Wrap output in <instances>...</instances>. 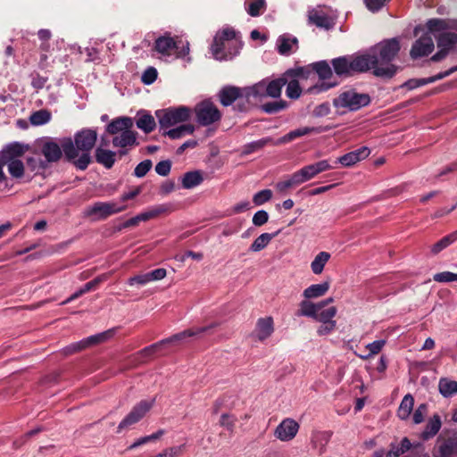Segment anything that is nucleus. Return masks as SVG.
<instances>
[{"label":"nucleus","mask_w":457,"mask_h":457,"mask_svg":"<svg viewBox=\"0 0 457 457\" xmlns=\"http://www.w3.org/2000/svg\"><path fill=\"white\" fill-rule=\"evenodd\" d=\"M242 47V42L232 28L217 32L211 46L212 56L218 61L231 60Z\"/></svg>","instance_id":"2"},{"label":"nucleus","mask_w":457,"mask_h":457,"mask_svg":"<svg viewBox=\"0 0 457 457\" xmlns=\"http://www.w3.org/2000/svg\"><path fill=\"white\" fill-rule=\"evenodd\" d=\"M353 74L355 72H364L373 70V74L377 77L391 78L396 72L395 65L386 67L378 66V58L375 54L368 53L365 54L353 56L351 55Z\"/></svg>","instance_id":"4"},{"label":"nucleus","mask_w":457,"mask_h":457,"mask_svg":"<svg viewBox=\"0 0 457 457\" xmlns=\"http://www.w3.org/2000/svg\"><path fill=\"white\" fill-rule=\"evenodd\" d=\"M269 220V213L264 210L256 212L253 216V224L256 227H261L267 223Z\"/></svg>","instance_id":"58"},{"label":"nucleus","mask_w":457,"mask_h":457,"mask_svg":"<svg viewBox=\"0 0 457 457\" xmlns=\"http://www.w3.org/2000/svg\"><path fill=\"white\" fill-rule=\"evenodd\" d=\"M271 143L274 145L275 142L272 140L271 137H269L250 142L243 146L242 154L245 155L253 154L256 151L262 149L264 146Z\"/></svg>","instance_id":"39"},{"label":"nucleus","mask_w":457,"mask_h":457,"mask_svg":"<svg viewBox=\"0 0 457 457\" xmlns=\"http://www.w3.org/2000/svg\"><path fill=\"white\" fill-rule=\"evenodd\" d=\"M309 21L319 28L329 29L333 23L331 20L324 13L312 10L309 12Z\"/></svg>","instance_id":"36"},{"label":"nucleus","mask_w":457,"mask_h":457,"mask_svg":"<svg viewBox=\"0 0 457 457\" xmlns=\"http://www.w3.org/2000/svg\"><path fill=\"white\" fill-rule=\"evenodd\" d=\"M297 314L299 316L311 317L314 319L317 316V307L315 303L306 299L301 302L300 309Z\"/></svg>","instance_id":"47"},{"label":"nucleus","mask_w":457,"mask_h":457,"mask_svg":"<svg viewBox=\"0 0 457 457\" xmlns=\"http://www.w3.org/2000/svg\"><path fill=\"white\" fill-rule=\"evenodd\" d=\"M96 161L104 166L106 169H111L115 162L116 154L111 150L104 149L103 147H97L96 149Z\"/></svg>","instance_id":"33"},{"label":"nucleus","mask_w":457,"mask_h":457,"mask_svg":"<svg viewBox=\"0 0 457 457\" xmlns=\"http://www.w3.org/2000/svg\"><path fill=\"white\" fill-rule=\"evenodd\" d=\"M299 425L292 419L284 420L276 428L275 436L281 441H289L297 434Z\"/></svg>","instance_id":"17"},{"label":"nucleus","mask_w":457,"mask_h":457,"mask_svg":"<svg viewBox=\"0 0 457 457\" xmlns=\"http://www.w3.org/2000/svg\"><path fill=\"white\" fill-rule=\"evenodd\" d=\"M265 0H253L246 8L247 13L252 17H257L261 14V11L265 9Z\"/></svg>","instance_id":"52"},{"label":"nucleus","mask_w":457,"mask_h":457,"mask_svg":"<svg viewBox=\"0 0 457 457\" xmlns=\"http://www.w3.org/2000/svg\"><path fill=\"white\" fill-rule=\"evenodd\" d=\"M245 87L228 86L220 91L219 97L222 105L229 106L236 100L245 98Z\"/></svg>","instance_id":"19"},{"label":"nucleus","mask_w":457,"mask_h":457,"mask_svg":"<svg viewBox=\"0 0 457 457\" xmlns=\"http://www.w3.org/2000/svg\"><path fill=\"white\" fill-rule=\"evenodd\" d=\"M370 154V150L367 146H361L357 150L347 153L340 156L337 162L345 167H351L360 161L366 159Z\"/></svg>","instance_id":"20"},{"label":"nucleus","mask_w":457,"mask_h":457,"mask_svg":"<svg viewBox=\"0 0 457 457\" xmlns=\"http://www.w3.org/2000/svg\"><path fill=\"white\" fill-rule=\"evenodd\" d=\"M295 172H296V174L300 179V182L302 184L312 179L313 178H315L318 175L312 163L303 166V168H301L300 170H298Z\"/></svg>","instance_id":"46"},{"label":"nucleus","mask_w":457,"mask_h":457,"mask_svg":"<svg viewBox=\"0 0 457 457\" xmlns=\"http://www.w3.org/2000/svg\"><path fill=\"white\" fill-rule=\"evenodd\" d=\"M457 240V230L444 237L441 238L438 242L434 244L431 247V252L434 254H437L444 249H445L447 246L452 245L453 242Z\"/></svg>","instance_id":"44"},{"label":"nucleus","mask_w":457,"mask_h":457,"mask_svg":"<svg viewBox=\"0 0 457 457\" xmlns=\"http://www.w3.org/2000/svg\"><path fill=\"white\" fill-rule=\"evenodd\" d=\"M436 451L440 457H457V435L440 436L437 439Z\"/></svg>","instance_id":"16"},{"label":"nucleus","mask_w":457,"mask_h":457,"mask_svg":"<svg viewBox=\"0 0 457 457\" xmlns=\"http://www.w3.org/2000/svg\"><path fill=\"white\" fill-rule=\"evenodd\" d=\"M337 314V308L332 306L326 310H322L317 312V316L314 318L315 320L320 322H336L333 318Z\"/></svg>","instance_id":"50"},{"label":"nucleus","mask_w":457,"mask_h":457,"mask_svg":"<svg viewBox=\"0 0 457 457\" xmlns=\"http://www.w3.org/2000/svg\"><path fill=\"white\" fill-rule=\"evenodd\" d=\"M280 233V230L275 233H262L250 245L251 252H260L263 250L269 243Z\"/></svg>","instance_id":"35"},{"label":"nucleus","mask_w":457,"mask_h":457,"mask_svg":"<svg viewBox=\"0 0 457 457\" xmlns=\"http://www.w3.org/2000/svg\"><path fill=\"white\" fill-rule=\"evenodd\" d=\"M196 121L202 126H208L218 121L221 115L218 108L211 101L205 100L195 107Z\"/></svg>","instance_id":"11"},{"label":"nucleus","mask_w":457,"mask_h":457,"mask_svg":"<svg viewBox=\"0 0 457 457\" xmlns=\"http://www.w3.org/2000/svg\"><path fill=\"white\" fill-rule=\"evenodd\" d=\"M23 154L24 148L19 143L11 144L3 149L4 162L13 179H21L24 174V164L20 160Z\"/></svg>","instance_id":"7"},{"label":"nucleus","mask_w":457,"mask_h":457,"mask_svg":"<svg viewBox=\"0 0 457 457\" xmlns=\"http://www.w3.org/2000/svg\"><path fill=\"white\" fill-rule=\"evenodd\" d=\"M386 345V340H376L372 343H370L367 345L366 348L370 351V353L367 355H361V358L363 360H366L370 358L372 355H375L378 353L384 345Z\"/></svg>","instance_id":"54"},{"label":"nucleus","mask_w":457,"mask_h":457,"mask_svg":"<svg viewBox=\"0 0 457 457\" xmlns=\"http://www.w3.org/2000/svg\"><path fill=\"white\" fill-rule=\"evenodd\" d=\"M370 96L365 93H358L354 89L344 91L334 98L333 104L337 109H346L356 112L370 103Z\"/></svg>","instance_id":"6"},{"label":"nucleus","mask_w":457,"mask_h":457,"mask_svg":"<svg viewBox=\"0 0 457 457\" xmlns=\"http://www.w3.org/2000/svg\"><path fill=\"white\" fill-rule=\"evenodd\" d=\"M154 399L142 400L137 403L131 411L124 417L117 428V432L120 433L123 429L129 428L139 422L153 408Z\"/></svg>","instance_id":"9"},{"label":"nucleus","mask_w":457,"mask_h":457,"mask_svg":"<svg viewBox=\"0 0 457 457\" xmlns=\"http://www.w3.org/2000/svg\"><path fill=\"white\" fill-rule=\"evenodd\" d=\"M433 279L441 283L457 281V273L451 271L439 272L434 275Z\"/></svg>","instance_id":"56"},{"label":"nucleus","mask_w":457,"mask_h":457,"mask_svg":"<svg viewBox=\"0 0 457 457\" xmlns=\"http://www.w3.org/2000/svg\"><path fill=\"white\" fill-rule=\"evenodd\" d=\"M155 115L158 119L160 128L168 129L177 123L184 122L189 120L191 109L187 106H179L164 110H157Z\"/></svg>","instance_id":"8"},{"label":"nucleus","mask_w":457,"mask_h":457,"mask_svg":"<svg viewBox=\"0 0 457 457\" xmlns=\"http://www.w3.org/2000/svg\"><path fill=\"white\" fill-rule=\"evenodd\" d=\"M215 326L216 323H213L211 326L186 329L168 338L162 339L157 343H154L149 346L145 347L144 349L139 351L138 354L144 357H149L167 345H179L184 342L187 337L198 336L202 333L206 332L209 328H214Z\"/></svg>","instance_id":"5"},{"label":"nucleus","mask_w":457,"mask_h":457,"mask_svg":"<svg viewBox=\"0 0 457 457\" xmlns=\"http://www.w3.org/2000/svg\"><path fill=\"white\" fill-rule=\"evenodd\" d=\"M271 198L272 191L270 189H263L253 195V202L255 205L260 206L269 202Z\"/></svg>","instance_id":"53"},{"label":"nucleus","mask_w":457,"mask_h":457,"mask_svg":"<svg viewBox=\"0 0 457 457\" xmlns=\"http://www.w3.org/2000/svg\"><path fill=\"white\" fill-rule=\"evenodd\" d=\"M329 288L328 282H323L321 284H313L304 289L303 295L306 299L317 298L324 295Z\"/></svg>","instance_id":"38"},{"label":"nucleus","mask_w":457,"mask_h":457,"mask_svg":"<svg viewBox=\"0 0 457 457\" xmlns=\"http://www.w3.org/2000/svg\"><path fill=\"white\" fill-rule=\"evenodd\" d=\"M129 286H138L143 287L149 283V279L146 273L138 274L134 277H131L127 281Z\"/></svg>","instance_id":"61"},{"label":"nucleus","mask_w":457,"mask_h":457,"mask_svg":"<svg viewBox=\"0 0 457 457\" xmlns=\"http://www.w3.org/2000/svg\"><path fill=\"white\" fill-rule=\"evenodd\" d=\"M400 50V45L396 38L388 39L381 42L372 50V54H375L378 58V63L381 62L380 66L386 67L392 65L390 62L394 60Z\"/></svg>","instance_id":"12"},{"label":"nucleus","mask_w":457,"mask_h":457,"mask_svg":"<svg viewBox=\"0 0 457 457\" xmlns=\"http://www.w3.org/2000/svg\"><path fill=\"white\" fill-rule=\"evenodd\" d=\"M311 73H312V69L309 65L307 67H298L295 69L287 70L284 73V75L287 79H295L297 78L308 79L309 76L311 75Z\"/></svg>","instance_id":"45"},{"label":"nucleus","mask_w":457,"mask_h":457,"mask_svg":"<svg viewBox=\"0 0 457 457\" xmlns=\"http://www.w3.org/2000/svg\"><path fill=\"white\" fill-rule=\"evenodd\" d=\"M287 83V79L283 75L281 78L270 80L267 79L266 92L269 97L278 98L281 96L283 87Z\"/></svg>","instance_id":"32"},{"label":"nucleus","mask_w":457,"mask_h":457,"mask_svg":"<svg viewBox=\"0 0 457 457\" xmlns=\"http://www.w3.org/2000/svg\"><path fill=\"white\" fill-rule=\"evenodd\" d=\"M414 405V398L411 394H407L403 398L400 406L397 410V416L399 419L405 420L409 418Z\"/></svg>","instance_id":"37"},{"label":"nucleus","mask_w":457,"mask_h":457,"mask_svg":"<svg viewBox=\"0 0 457 457\" xmlns=\"http://www.w3.org/2000/svg\"><path fill=\"white\" fill-rule=\"evenodd\" d=\"M41 152L48 162H54L61 159L63 150L62 145L49 140L43 144Z\"/></svg>","instance_id":"23"},{"label":"nucleus","mask_w":457,"mask_h":457,"mask_svg":"<svg viewBox=\"0 0 457 457\" xmlns=\"http://www.w3.org/2000/svg\"><path fill=\"white\" fill-rule=\"evenodd\" d=\"M237 419L233 415L223 413L220 416V425L225 428L227 430L232 432L236 424Z\"/></svg>","instance_id":"57"},{"label":"nucleus","mask_w":457,"mask_h":457,"mask_svg":"<svg viewBox=\"0 0 457 457\" xmlns=\"http://www.w3.org/2000/svg\"><path fill=\"white\" fill-rule=\"evenodd\" d=\"M195 131V127L191 124H184L180 125L175 129H171L168 131L163 132L164 135H167L171 139L180 138L186 135L193 134Z\"/></svg>","instance_id":"43"},{"label":"nucleus","mask_w":457,"mask_h":457,"mask_svg":"<svg viewBox=\"0 0 457 457\" xmlns=\"http://www.w3.org/2000/svg\"><path fill=\"white\" fill-rule=\"evenodd\" d=\"M329 259H330L329 253H328V252L319 253L311 263L312 271L316 275L320 274L323 271L324 267Z\"/></svg>","instance_id":"41"},{"label":"nucleus","mask_w":457,"mask_h":457,"mask_svg":"<svg viewBox=\"0 0 457 457\" xmlns=\"http://www.w3.org/2000/svg\"><path fill=\"white\" fill-rule=\"evenodd\" d=\"M136 125L139 129L148 134L154 130L156 122L154 116L150 113L146 112H140L137 114Z\"/></svg>","instance_id":"29"},{"label":"nucleus","mask_w":457,"mask_h":457,"mask_svg":"<svg viewBox=\"0 0 457 457\" xmlns=\"http://www.w3.org/2000/svg\"><path fill=\"white\" fill-rule=\"evenodd\" d=\"M149 282L158 281L164 278L167 275V271L163 268H159L146 273Z\"/></svg>","instance_id":"64"},{"label":"nucleus","mask_w":457,"mask_h":457,"mask_svg":"<svg viewBox=\"0 0 457 457\" xmlns=\"http://www.w3.org/2000/svg\"><path fill=\"white\" fill-rule=\"evenodd\" d=\"M439 31L438 35L434 34L437 41V47H442L450 52L453 46L457 43V34L453 32Z\"/></svg>","instance_id":"31"},{"label":"nucleus","mask_w":457,"mask_h":457,"mask_svg":"<svg viewBox=\"0 0 457 457\" xmlns=\"http://www.w3.org/2000/svg\"><path fill=\"white\" fill-rule=\"evenodd\" d=\"M389 446L390 449L386 452V457H399L410 450H411L412 457H420L424 452L421 444L412 445L407 437H403L400 444L392 442Z\"/></svg>","instance_id":"15"},{"label":"nucleus","mask_w":457,"mask_h":457,"mask_svg":"<svg viewBox=\"0 0 457 457\" xmlns=\"http://www.w3.org/2000/svg\"><path fill=\"white\" fill-rule=\"evenodd\" d=\"M277 48L280 54L289 55L298 48V40L295 37L284 34L277 39Z\"/></svg>","instance_id":"21"},{"label":"nucleus","mask_w":457,"mask_h":457,"mask_svg":"<svg viewBox=\"0 0 457 457\" xmlns=\"http://www.w3.org/2000/svg\"><path fill=\"white\" fill-rule=\"evenodd\" d=\"M438 389L443 396L451 397L457 395V381L441 378L438 383Z\"/></svg>","instance_id":"40"},{"label":"nucleus","mask_w":457,"mask_h":457,"mask_svg":"<svg viewBox=\"0 0 457 457\" xmlns=\"http://www.w3.org/2000/svg\"><path fill=\"white\" fill-rule=\"evenodd\" d=\"M97 139L95 129H86L77 132L74 141L64 138L62 141L63 154L68 161H72L77 169L85 170L91 162L90 151Z\"/></svg>","instance_id":"1"},{"label":"nucleus","mask_w":457,"mask_h":457,"mask_svg":"<svg viewBox=\"0 0 457 457\" xmlns=\"http://www.w3.org/2000/svg\"><path fill=\"white\" fill-rule=\"evenodd\" d=\"M171 168V162L169 160L159 162L155 166V171L160 176H167Z\"/></svg>","instance_id":"63"},{"label":"nucleus","mask_w":457,"mask_h":457,"mask_svg":"<svg viewBox=\"0 0 457 457\" xmlns=\"http://www.w3.org/2000/svg\"><path fill=\"white\" fill-rule=\"evenodd\" d=\"M185 449V445L165 448L161 453L163 457H178Z\"/></svg>","instance_id":"62"},{"label":"nucleus","mask_w":457,"mask_h":457,"mask_svg":"<svg viewBox=\"0 0 457 457\" xmlns=\"http://www.w3.org/2000/svg\"><path fill=\"white\" fill-rule=\"evenodd\" d=\"M133 127V120L129 117H120L112 120L106 127V131L111 135H118Z\"/></svg>","instance_id":"26"},{"label":"nucleus","mask_w":457,"mask_h":457,"mask_svg":"<svg viewBox=\"0 0 457 457\" xmlns=\"http://www.w3.org/2000/svg\"><path fill=\"white\" fill-rule=\"evenodd\" d=\"M51 120V113L46 110H39L30 115L31 124L40 126L47 123Z\"/></svg>","instance_id":"48"},{"label":"nucleus","mask_w":457,"mask_h":457,"mask_svg":"<svg viewBox=\"0 0 457 457\" xmlns=\"http://www.w3.org/2000/svg\"><path fill=\"white\" fill-rule=\"evenodd\" d=\"M312 71H315L320 79L326 80L332 77V69L327 61H320L310 65ZM337 85V82L321 81L308 89L312 94H319L325 92Z\"/></svg>","instance_id":"10"},{"label":"nucleus","mask_w":457,"mask_h":457,"mask_svg":"<svg viewBox=\"0 0 457 457\" xmlns=\"http://www.w3.org/2000/svg\"><path fill=\"white\" fill-rule=\"evenodd\" d=\"M302 183L300 182V179L296 174V172H294L290 176H288L286 179L278 182L275 185V188L278 193H285L287 189L295 187Z\"/></svg>","instance_id":"42"},{"label":"nucleus","mask_w":457,"mask_h":457,"mask_svg":"<svg viewBox=\"0 0 457 457\" xmlns=\"http://www.w3.org/2000/svg\"><path fill=\"white\" fill-rule=\"evenodd\" d=\"M273 320L271 317L259 319L256 325V337L260 341L268 338L273 333Z\"/></svg>","instance_id":"27"},{"label":"nucleus","mask_w":457,"mask_h":457,"mask_svg":"<svg viewBox=\"0 0 457 457\" xmlns=\"http://www.w3.org/2000/svg\"><path fill=\"white\" fill-rule=\"evenodd\" d=\"M114 328L108 329L106 331L90 336L79 342L72 343L67 345L63 351L65 354H71L79 351H82L89 346L96 345L104 343L110 339L114 335Z\"/></svg>","instance_id":"13"},{"label":"nucleus","mask_w":457,"mask_h":457,"mask_svg":"<svg viewBox=\"0 0 457 457\" xmlns=\"http://www.w3.org/2000/svg\"><path fill=\"white\" fill-rule=\"evenodd\" d=\"M331 64L337 76L350 77L353 75L351 55L334 58Z\"/></svg>","instance_id":"22"},{"label":"nucleus","mask_w":457,"mask_h":457,"mask_svg":"<svg viewBox=\"0 0 457 457\" xmlns=\"http://www.w3.org/2000/svg\"><path fill=\"white\" fill-rule=\"evenodd\" d=\"M442 422L441 418L438 414L433 415L428 420L426 425L425 429L420 435V437L423 440H428L435 436L439 429L441 428Z\"/></svg>","instance_id":"30"},{"label":"nucleus","mask_w":457,"mask_h":457,"mask_svg":"<svg viewBox=\"0 0 457 457\" xmlns=\"http://www.w3.org/2000/svg\"><path fill=\"white\" fill-rule=\"evenodd\" d=\"M175 48H179V44L171 37L162 36L155 40L154 49L162 55L170 56Z\"/></svg>","instance_id":"24"},{"label":"nucleus","mask_w":457,"mask_h":457,"mask_svg":"<svg viewBox=\"0 0 457 457\" xmlns=\"http://www.w3.org/2000/svg\"><path fill=\"white\" fill-rule=\"evenodd\" d=\"M324 131H327V128H322V127L299 128V129H294V130L288 132L282 137L278 138L277 141H275L274 145H278L287 144L290 141H293L294 139H295L297 137H303V136H306L311 133H321Z\"/></svg>","instance_id":"18"},{"label":"nucleus","mask_w":457,"mask_h":457,"mask_svg":"<svg viewBox=\"0 0 457 457\" xmlns=\"http://www.w3.org/2000/svg\"><path fill=\"white\" fill-rule=\"evenodd\" d=\"M286 94L288 98L297 99L300 97L302 89L300 87L299 82L296 79L287 80Z\"/></svg>","instance_id":"51"},{"label":"nucleus","mask_w":457,"mask_h":457,"mask_svg":"<svg viewBox=\"0 0 457 457\" xmlns=\"http://www.w3.org/2000/svg\"><path fill=\"white\" fill-rule=\"evenodd\" d=\"M126 208V204L120 205L115 202H96L87 209L86 214L96 216L98 220H104L111 215L125 211Z\"/></svg>","instance_id":"14"},{"label":"nucleus","mask_w":457,"mask_h":457,"mask_svg":"<svg viewBox=\"0 0 457 457\" xmlns=\"http://www.w3.org/2000/svg\"><path fill=\"white\" fill-rule=\"evenodd\" d=\"M428 32L418 38L412 45L410 51L411 59L416 60L430 54L434 48V40L431 34L446 29V22L441 19H430L427 22Z\"/></svg>","instance_id":"3"},{"label":"nucleus","mask_w":457,"mask_h":457,"mask_svg":"<svg viewBox=\"0 0 457 457\" xmlns=\"http://www.w3.org/2000/svg\"><path fill=\"white\" fill-rule=\"evenodd\" d=\"M267 87V79H264L258 83H255L252 87H245V98L249 101L251 97L253 98H263L269 97L266 92Z\"/></svg>","instance_id":"28"},{"label":"nucleus","mask_w":457,"mask_h":457,"mask_svg":"<svg viewBox=\"0 0 457 457\" xmlns=\"http://www.w3.org/2000/svg\"><path fill=\"white\" fill-rule=\"evenodd\" d=\"M287 107V103L284 100L270 102L262 104L261 109L269 114L277 113Z\"/></svg>","instance_id":"49"},{"label":"nucleus","mask_w":457,"mask_h":457,"mask_svg":"<svg viewBox=\"0 0 457 457\" xmlns=\"http://www.w3.org/2000/svg\"><path fill=\"white\" fill-rule=\"evenodd\" d=\"M204 181L203 172L201 170H193L186 172L182 179V187L186 189H191L199 186Z\"/></svg>","instance_id":"34"},{"label":"nucleus","mask_w":457,"mask_h":457,"mask_svg":"<svg viewBox=\"0 0 457 457\" xmlns=\"http://www.w3.org/2000/svg\"><path fill=\"white\" fill-rule=\"evenodd\" d=\"M152 165L151 160H145L139 162L134 170V175L137 178H143L151 170Z\"/></svg>","instance_id":"55"},{"label":"nucleus","mask_w":457,"mask_h":457,"mask_svg":"<svg viewBox=\"0 0 457 457\" xmlns=\"http://www.w3.org/2000/svg\"><path fill=\"white\" fill-rule=\"evenodd\" d=\"M157 79V71L154 67L147 68L142 74V82L145 85H150Z\"/></svg>","instance_id":"59"},{"label":"nucleus","mask_w":457,"mask_h":457,"mask_svg":"<svg viewBox=\"0 0 457 457\" xmlns=\"http://www.w3.org/2000/svg\"><path fill=\"white\" fill-rule=\"evenodd\" d=\"M137 133L131 129H126L118 135H115L112 138V145L114 147H127L134 145H137Z\"/></svg>","instance_id":"25"},{"label":"nucleus","mask_w":457,"mask_h":457,"mask_svg":"<svg viewBox=\"0 0 457 457\" xmlns=\"http://www.w3.org/2000/svg\"><path fill=\"white\" fill-rule=\"evenodd\" d=\"M428 406L425 403H421L415 410L412 417V420L415 424H420L427 414Z\"/></svg>","instance_id":"60"}]
</instances>
